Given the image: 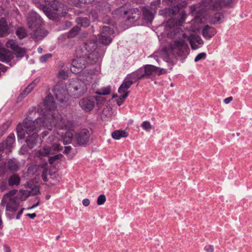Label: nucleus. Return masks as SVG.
I'll return each instance as SVG.
<instances>
[{
  "mask_svg": "<svg viewBox=\"0 0 252 252\" xmlns=\"http://www.w3.org/2000/svg\"><path fill=\"white\" fill-rule=\"evenodd\" d=\"M44 105L47 110L45 117L43 118L44 124L49 130H51L53 127L67 129L72 126V121L68 120L65 116H62L55 111L57 107L54 98L51 95L46 97L44 100Z\"/></svg>",
  "mask_w": 252,
  "mask_h": 252,
  "instance_id": "1",
  "label": "nucleus"
},
{
  "mask_svg": "<svg viewBox=\"0 0 252 252\" xmlns=\"http://www.w3.org/2000/svg\"><path fill=\"white\" fill-rule=\"evenodd\" d=\"M168 36L170 38L179 37V40H176L170 43L168 48H164L162 50L163 54L165 52L169 55H177L179 57H186L189 52V49L188 45L185 42L184 38L186 35L179 28L174 26L171 28L168 33Z\"/></svg>",
  "mask_w": 252,
  "mask_h": 252,
  "instance_id": "2",
  "label": "nucleus"
},
{
  "mask_svg": "<svg viewBox=\"0 0 252 252\" xmlns=\"http://www.w3.org/2000/svg\"><path fill=\"white\" fill-rule=\"evenodd\" d=\"M234 0H201L197 5L190 6V12L192 15L201 14L210 10H220L224 7L228 6Z\"/></svg>",
  "mask_w": 252,
  "mask_h": 252,
  "instance_id": "3",
  "label": "nucleus"
},
{
  "mask_svg": "<svg viewBox=\"0 0 252 252\" xmlns=\"http://www.w3.org/2000/svg\"><path fill=\"white\" fill-rule=\"evenodd\" d=\"M44 119L38 118L32 121L28 118H25L22 124H19L16 127V131L18 139H23L25 137V133L29 135L32 134H37L40 130L39 124L43 123V126H46L44 124Z\"/></svg>",
  "mask_w": 252,
  "mask_h": 252,
  "instance_id": "4",
  "label": "nucleus"
},
{
  "mask_svg": "<svg viewBox=\"0 0 252 252\" xmlns=\"http://www.w3.org/2000/svg\"><path fill=\"white\" fill-rule=\"evenodd\" d=\"M44 1L46 5L40 3L37 6L43 11L49 19L56 21L59 16L64 15V14L58 12V1L57 0H44Z\"/></svg>",
  "mask_w": 252,
  "mask_h": 252,
  "instance_id": "5",
  "label": "nucleus"
},
{
  "mask_svg": "<svg viewBox=\"0 0 252 252\" xmlns=\"http://www.w3.org/2000/svg\"><path fill=\"white\" fill-rule=\"evenodd\" d=\"M72 123H73L72 122ZM74 125L73 123L72 126L69 128L65 129L67 130L64 134L63 133L60 134L57 131H54L53 134L50 135L48 138L49 142L52 143L56 140H63L64 145L70 144L73 136V130L71 129Z\"/></svg>",
  "mask_w": 252,
  "mask_h": 252,
  "instance_id": "6",
  "label": "nucleus"
},
{
  "mask_svg": "<svg viewBox=\"0 0 252 252\" xmlns=\"http://www.w3.org/2000/svg\"><path fill=\"white\" fill-rule=\"evenodd\" d=\"M69 90L72 95H73L75 97H79L86 93L87 87L83 81L76 79L73 80L69 84Z\"/></svg>",
  "mask_w": 252,
  "mask_h": 252,
  "instance_id": "7",
  "label": "nucleus"
},
{
  "mask_svg": "<svg viewBox=\"0 0 252 252\" xmlns=\"http://www.w3.org/2000/svg\"><path fill=\"white\" fill-rule=\"evenodd\" d=\"M87 63L84 56H77L72 61L70 66V70L73 73H78L86 67Z\"/></svg>",
  "mask_w": 252,
  "mask_h": 252,
  "instance_id": "8",
  "label": "nucleus"
},
{
  "mask_svg": "<svg viewBox=\"0 0 252 252\" xmlns=\"http://www.w3.org/2000/svg\"><path fill=\"white\" fill-rule=\"evenodd\" d=\"M53 92L56 98L59 101L65 102L68 101L69 98L68 91L64 86L61 85H57L55 87Z\"/></svg>",
  "mask_w": 252,
  "mask_h": 252,
  "instance_id": "9",
  "label": "nucleus"
},
{
  "mask_svg": "<svg viewBox=\"0 0 252 252\" xmlns=\"http://www.w3.org/2000/svg\"><path fill=\"white\" fill-rule=\"evenodd\" d=\"M27 22L30 29H32L43 24L41 17L35 11L30 12L27 17Z\"/></svg>",
  "mask_w": 252,
  "mask_h": 252,
  "instance_id": "10",
  "label": "nucleus"
},
{
  "mask_svg": "<svg viewBox=\"0 0 252 252\" xmlns=\"http://www.w3.org/2000/svg\"><path fill=\"white\" fill-rule=\"evenodd\" d=\"M114 33V30L109 27H104L102 29L101 33L99 36V41L104 45H108L111 43L112 37Z\"/></svg>",
  "mask_w": 252,
  "mask_h": 252,
  "instance_id": "11",
  "label": "nucleus"
},
{
  "mask_svg": "<svg viewBox=\"0 0 252 252\" xmlns=\"http://www.w3.org/2000/svg\"><path fill=\"white\" fill-rule=\"evenodd\" d=\"M143 69L145 77H149L153 74L160 75L166 73L164 69L151 64L145 65Z\"/></svg>",
  "mask_w": 252,
  "mask_h": 252,
  "instance_id": "12",
  "label": "nucleus"
},
{
  "mask_svg": "<svg viewBox=\"0 0 252 252\" xmlns=\"http://www.w3.org/2000/svg\"><path fill=\"white\" fill-rule=\"evenodd\" d=\"M90 133L87 129H83L76 134L75 138L77 144L80 146L86 145L90 139Z\"/></svg>",
  "mask_w": 252,
  "mask_h": 252,
  "instance_id": "13",
  "label": "nucleus"
},
{
  "mask_svg": "<svg viewBox=\"0 0 252 252\" xmlns=\"http://www.w3.org/2000/svg\"><path fill=\"white\" fill-rule=\"evenodd\" d=\"M79 106L85 112L91 111L94 107V101L90 97L83 98L79 102Z\"/></svg>",
  "mask_w": 252,
  "mask_h": 252,
  "instance_id": "14",
  "label": "nucleus"
},
{
  "mask_svg": "<svg viewBox=\"0 0 252 252\" xmlns=\"http://www.w3.org/2000/svg\"><path fill=\"white\" fill-rule=\"evenodd\" d=\"M133 83L134 81L132 80H127L124 81L118 89V92L119 94H121V98H126L127 97L129 93V91H127V90Z\"/></svg>",
  "mask_w": 252,
  "mask_h": 252,
  "instance_id": "15",
  "label": "nucleus"
},
{
  "mask_svg": "<svg viewBox=\"0 0 252 252\" xmlns=\"http://www.w3.org/2000/svg\"><path fill=\"white\" fill-rule=\"evenodd\" d=\"M86 63L88 64H95L100 59V56L96 50H94L88 54L87 56H84Z\"/></svg>",
  "mask_w": 252,
  "mask_h": 252,
  "instance_id": "16",
  "label": "nucleus"
},
{
  "mask_svg": "<svg viewBox=\"0 0 252 252\" xmlns=\"http://www.w3.org/2000/svg\"><path fill=\"white\" fill-rule=\"evenodd\" d=\"M189 40L191 47L193 50H196L198 49L204 44V42L201 37L198 35L192 36L189 37Z\"/></svg>",
  "mask_w": 252,
  "mask_h": 252,
  "instance_id": "17",
  "label": "nucleus"
},
{
  "mask_svg": "<svg viewBox=\"0 0 252 252\" xmlns=\"http://www.w3.org/2000/svg\"><path fill=\"white\" fill-rule=\"evenodd\" d=\"M48 34V32L41 28H37L31 33L32 37L35 41L41 40Z\"/></svg>",
  "mask_w": 252,
  "mask_h": 252,
  "instance_id": "18",
  "label": "nucleus"
},
{
  "mask_svg": "<svg viewBox=\"0 0 252 252\" xmlns=\"http://www.w3.org/2000/svg\"><path fill=\"white\" fill-rule=\"evenodd\" d=\"M202 32L204 38L209 39L216 34L217 31L214 27L206 25L203 28Z\"/></svg>",
  "mask_w": 252,
  "mask_h": 252,
  "instance_id": "19",
  "label": "nucleus"
},
{
  "mask_svg": "<svg viewBox=\"0 0 252 252\" xmlns=\"http://www.w3.org/2000/svg\"><path fill=\"white\" fill-rule=\"evenodd\" d=\"M12 59L11 52L4 48L0 49V61L3 63H8Z\"/></svg>",
  "mask_w": 252,
  "mask_h": 252,
  "instance_id": "20",
  "label": "nucleus"
},
{
  "mask_svg": "<svg viewBox=\"0 0 252 252\" xmlns=\"http://www.w3.org/2000/svg\"><path fill=\"white\" fill-rule=\"evenodd\" d=\"M38 82V79H34L24 89L23 92L20 94L19 97L23 98L27 96L29 94L32 92L33 89L36 86Z\"/></svg>",
  "mask_w": 252,
  "mask_h": 252,
  "instance_id": "21",
  "label": "nucleus"
},
{
  "mask_svg": "<svg viewBox=\"0 0 252 252\" xmlns=\"http://www.w3.org/2000/svg\"><path fill=\"white\" fill-rule=\"evenodd\" d=\"M19 192L22 195L20 198L22 200H25L30 196L39 193L40 191L38 188H36L35 189H33L32 190L20 189Z\"/></svg>",
  "mask_w": 252,
  "mask_h": 252,
  "instance_id": "22",
  "label": "nucleus"
},
{
  "mask_svg": "<svg viewBox=\"0 0 252 252\" xmlns=\"http://www.w3.org/2000/svg\"><path fill=\"white\" fill-rule=\"evenodd\" d=\"M38 137V134H32L27 137L26 143L29 149H32L35 146Z\"/></svg>",
  "mask_w": 252,
  "mask_h": 252,
  "instance_id": "23",
  "label": "nucleus"
},
{
  "mask_svg": "<svg viewBox=\"0 0 252 252\" xmlns=\"http://www.w3.org/2000/svg\"><path fill=\"white\" fill-rule=\"evenodd\" d=\"M19 203L14 198H10L7 204L6 210L9 212H15L18 208Z\"/></svg>",
  "mask_w": 252,
  "mask_h": 252,
  "instance_id": "24",
  "label": "nucleus"
},
{
  "mask_svg": "<svg viewBox=\"0 0 252 252\" xmlns=\"http://www.w3.org/2000/svg\"><path fill=\"white\" fill-rule=\"evenodd\" d=\"M8 27L4 18L0 19V36H4L8 34Z\"/></svg>",
  "mask_w": 252,
  "mask_h": 252,
  "instance_id": "25",
  "label": "nucleus"
},
{
  "mask_svg": "<svg viewBox=\"0 0 252 252\" xmlns=\"http://www.w3.org/2000/svg\"><path fill=\"white\" fill-rule=\"evenodd\" d=\"M50 152L51 148L45 146L35 152V157L38 158L47 157L50 154Z\"/></svg>",
  "mask_w": 252,
  "mask_h": 252,
  "instance_id": "26",
  "label": "nucleus"
},
{
  "mask_svg": "<svg viewBox=\"0 0 252 252\" xmlns=\"http://www.w3.org/2000/svg\"><path fill=\"white\" fill-rule=\"evenodd\" d=\"M20 180V176L17 174H14L9 178L8 184L9 186H17L19 185Z\"/></svg>",
  "mask_w": 252,
  "mask_h": 252,
  "instance_id": "27",
  "label": "nucleus"
},
{
  "mask_svg": "<svg viewBox=\"0 0 252 252\" xmlns=\"http://www.w3.org/2000/svg\"><path fill=\"white\" fill-rule=\"evenodd\" d=\"M142 12L144 19L148 22H152L154 18V16L151 11L148 8L144 7L142 8Z\"/></svg>",
  "mask_w": 252,
  "mask_h": 252,
  "instance_id": "28",
  "label": "nucleus"
},
{
  "mask_svg": "<svg viewBox=\"0 0 252 252\" xmlns=\"http://www.w3.org/2000/svg\"><path fill=\"white\" fill-rule=\"evenodd\" d=\"M128 136L127 133L125 130H117L112 133V137L116 140H119L122 137H126Z\"/></svg>",
  "mask_w": 252,
  "mask_h": 252,
  "instance_id": "29",
  "label": "nucleus"
},
{
  "mask_svg": "<svg viewBox=\"0 0 252 252\" xmlns=\"http://www.w3.org/2000/svg\"><path fill=\"white\" fill-rule=\"evenodd\" d=\"M223 18V15L221 12H217L214 15L210 17L209 19V23L212 24H216L220 23V20Z\"/></svg>",
  "mask_w": 252,
  "mask_h": 252,
  "instance_id": "30",
  "label": "nucleus"
},
{
  "mask_svg": "<svg viewBox=\"0 0 252 252\" xmlns=\"http://www.w3.org/2000/svg\"><path fill=\"white\" fill-rule=\"evenodd\" d=\"M7 166L11 171L16 172L19 170L18 163L14 159H9L7 163Z\"/></svg>",
  "mask_w": 252,
  "mask_h": 252,
  "instance_id": "31",
  "label": "nucleus"
},
{
  "mask_svg": "<svg viewBox=\"0 0 252 252\" xmlns=\"http://www.w3.org/2000/svg\"><path fill=\"white\" fill-rule=\"evenodd\" d=\"M76 22L78 25L83 27H87L90 25V21L86 17H78Z\"/></svg>",
  "mask_w": 252,
  "mask_h": 252,
  "instance_id": "32",
  "label": "nucleus"
},
{
  "mask_svg": "<svg viewBox=\"0 0 252 252\" xmlns=\"http://www.w3.org/2000/svg\"><path fill=\"white\" fill-rule=\"evenodd\" d=\"M26 53V49L19 46L14 51V54L17 58H22L24 57Z\"/></svg>",
  "mask_w": 252,
  "mask_h": 252,
  "instance_id": "33",
  "label": "nucleus"
},
{
  "mask_svg": "<svg viewBox=\"0 0 252 252\" xmlns=\"http://www.w3.org/2000/svg\"><path fill=\"white\" fill-rule=\"evenodd\" d=\"M16 34L20 39H23L27 36L26 30L22 27H19L17 29Z\"/></svg>",
  "mask_w": 252,
  "mask_h": 252,
  "instance_id": "34",
  "label": "nucleus"
},
{
  "mask_svg": "<svg viewBox=\"0 0 252 252\" xmlns=\"http://www.w3.org/2000/svg\"><path fill=\"white\" fill-rule=\"evenodd\" d=\"M15 142V135L14 133H11L5 140V145L8 147H12Z\"/></svg>",
  "mask_w": 252,
  "mask_h": 252,
  "instance_id": "35",
  "label": "nucleus"
},
{
  "mask_svg": "<svg viewBox=\"0 0 252 252\" xmlns=\"http://www.w3.org/2000/svg\"><path fill=\"white\" fill-rule=\"evenodd\" d=\"M111 92V87L110 86L102 88L98 90L96 92V94L99 95H108Z\"/></svg>",
  "mask_w": 252,
  "mask_h": 252,
  "instance_id": "36",
  "label": "nucleus"
},
{
  "mask_svg": "<svg viewBox=\"0 0 252 252\" xmlns=\"http://www.w3.org/2000/svg\"><path fill=\"white\" fill-rule=\"evenodd\" d=\"M7 48H10L14 51L19 47L15 40L13 39L8 40L5 44Z\"/></svg>",
  "mask_w": 252,
  "mask_h": 252,
  "instance_id": "37",
  "label": "nucleus"
},
{
  "mask_svg": "<svg viewBox=\"0 0 252 252\" xmlns=\"http://www.w3.org/2000/svg\"><path fill=\"white\" fill-rule=\"evenodd\" d=\"M47 164V163H45L44 164H42L40 166L41 168L43 169L41 176H42V179L45 182L47 181L48 169L46 167Z\"/></svg>",
  "mask_w": 252,
  "mask_h": 252,
  "instance_id": "38",
  "label": "nucleus"
},
{
  "mask_svg": "<svg viewBox=\"0 0 252 252\" xmlns=\"http://www.w3.org/2000/svg\"><path fill=\"white\" fill-rule=\"evenodd\" d=\"M10 125V123L6 122L0 127V137L2 136L6 131Z\"/></svg>",
  "mask_w": 252,
  "mask_h": 252,
  "instance_id": "39",
  "label": "nucleus"
},
{
  "mask_svg": "<svg viewBox=\"0 0 252 252\" xmlns=\"http://www.w3.org/2000/svg\"><path fill=\"white\" fill-rule=\"evenodd\" d=\"M80 30V28L78 27H73L68 33V36L69 37H73L76 36Z\"/></svg>",
  "mask_w": 252,
  "mask_h": 252,
  "instance_id": "40",
  "label": "nucleus"
},
{
  "mask_svg": "<svg viewBox=\"0 0 252 252\" xmlns=\"http://www.w3.org/2000/svg\"><path fill=\"white\" fill-rule=\"evenodd\" d=\"M141 126L143 129L147 131H149L153 128V126L147 121H144L141 125Z\"/></svg>",
  "mask_w": 252,
  "mask_h": 252,
  "instance_id": "41",
  "label": "nucleus"
},
{
  "mask_svg": "<svg viewBox=\"0 0 252 252\" xmlns=\"http://www.w3.org/2000/svg\"><path fill=\"white\" fill-rule=\"evenodd\" d=\"M135 74H136V77L139 79L145 77L144 72V69L142 68H140L137 70L135 71Z\"/></svg>",
  "mask_w": 252,
  "mask_h": 252,
  "instance_id": "42",
  "label": "nucleus"
},
{
  "mask_svg": "<svg viewBox=\"0 0 252 252\" xmlns=\"http://www.w3.org/2000/svg\"><path fill=\"white\" fill-rule=\"evenodd\" d=\"M106 201V197L104 194L100 195L97 199V204L98 205H103Z\"/></svg>",
  "mask_w": 252,
  "mask_h": 252,
  "instance_id": "43",
  "label": "nucleus"
},
{
  "mask_svg": "<svg viewBox=\"0 0 252 252\" xmlns=\"http://www.w3.org/2000/svg\"><path fill=\"white\" fill-rule=\"evenodd\" d=\"M52 55L51 53H48L42 55L39 58V61L42 63H45L47 62V60L50 58H51Z\"/></svg>",
  "mask_w": 252,
  "mask_h": 252,
  "instance_id": "44",
  "label": "nucleus"
},
{
  "mask_svg": "<svg viewBox=\"0 0 252 252\" xmlns=\"http://www.w3.org/2000/svg\"><path fill=\"white\" fill-rule=\"evenodd\" d=\"M206 58V54L202 52L198 54L194 59V62H197L201 60L205 59Z\"/></svg>",
  "mask_w": 252,
  "mask_h": 252,
  "instance_id": "45",
  "label": "nucleus"
},
{
  "mask_svg": "<svg viewBox=\"0 0 252 252\" xmlns=\"http://www.w3.org/2000/svg\"><path fill=\"white\" fill-rule=\"evenodd\" d=\"M136 74H135V72L128 74L126 76V79H128V80H132L134 81V82L137 81L139 79L136 78Z\"/></svg>",
  "mask_w": 252,
  "mask_h": 252,
  "instance_id": "46",
  "label": "nucleus"
},
{
  "mask_svg": "<svg viewBox=\"0 0 252 252\" xmlns=\"http://www.w3.org/2000/svg\"><path fill=\"white\" fill-rule=\"evenodd\" d=\"M136 74H135V72L128 74L126 76V79H128V80H132L134 81V82L137 81L139 79L136 78Z\"/></svg>",
  "mask_w": 252,
  "mask_h": 252,
  "instance_id": "47",
  "label": "nucleus"
},
{
  "mask_svg": "<svg viewBox=\"0 0 252 252\" xmlns=\"http://www.w3.org/2000/svg\"><path fill=\"white\" fill-rule=\"evenodd\" d=\"M51 148L54 151H61L63 149L62 146L60 144L55 143L52 145Z\"/></svg>",
  "mask_w": 252,
  "mask_h": 252,
  "instance_id": "48",
  "label": "nucleus"
},
{
  "mask_svg": "<svg viewBox=\"0 0 252 252\" xmlns=\"http://www.w3.org/2000/svg\"><path fill=\"white\" fill-rule=\"evenodd\" d=\"M204 250L206 252H214V248L213 245H210L204 247Z\"/></svg>",
  "mask_w": 252,
  "mask_h": 252,
  "instance_id": "49",
  "label": "nucleus"
},
{
  "mask_svg": "<svg viewBox=\"0 0 252 252\" xmlns=\"http://www.w3.org/2000/svg\"><path fill=\"white\" fill-rule=\"evenodd\" d=\"M59 157H60V155H55L54 156L50 157L49 158V163L52 164L55 160H56V159L59 158Z\"/></svg>",
  "mask_w": 252,
  "mask_h": 252,
  "instance_id": "50",
  "label": "nucleus"
},
{
  "mask_svg": "<svg viewBox=\"0 0 252 252\" xmlns=\"http://www.w3.org/2000/svg\"><path fill=\"white\" fill-rule=\"evenodd\" d=\"M90 202L89 199L85 198L82 201V204L85 207L88 206L90 205Z\"/></svg>",
  "mask_w": 252,
  "mask_h": 252,
  "instance_id": "51",
  "label": "nucleus"
},
{
  "mask_svg": "<svg viewBox=\"0 0 252 252\" xmlns=\"http://www.w3.org/2000/svg\"><path fill=\"white\" fill-rule=\"evenodd\" d=\"M71 149H72V147L70 146H67L64 147V154H69Z\"/></svg>",
  "mask_w": 252,
  "mask_h": 252,
  "instance_id": "52",
  "label": "nucleus"
},
{
  "mask_svg": "<svg viewBox=\"0 0 252 252\" xmlns=\"http://www.w3.org/2000/svg\"><path fill=\"white\" fill-rule=\"evenodd\" d=\"M7 67L2 64L0 63V70L3 72H5L7 71Z\"/></svg>",
  "mask_w": 252,
  "mask_h": 252,
  "instance_id": "53",
  "label": "nucleus"
},
{
  "mask_svg": "<svg viewBox=\"0 0 252 252\" xmlns=\"http://www.w3.org/2000/svg\"><path fill=\"white\" fill-rule=\"evenodd\" d=\"M232 99H233V97L232 96H229V97L226 98L224 99V102L225 104H228L232 101Z\"/></svg>",
  "mask_w": 252,
  "mask_h": 252,
  "instance_id": "54",
  "label": "nucleus"
},
{
  "mask_svg": "<svg viewBox=\"0 0 252 252\" xmlns=\"http://www.w3.org/2000/svg\"><path fill=\"white\" fill-rule=\"evenodd\" d=\"M24 208H22L18 213L17 216H16V219L17 220H19L20 219V216L22 214L23 212V210H24Z\"/></svg>",
  "mask_w": 252,
  "mask_h": 252,
  "instance_id": "55",
  "label": "nucleus"
},
{
  "mask_svg": "<svg viewBox=\"0 0 252 252\" xmlns=\"http://www.w3.org/2000/svg\"><path fill=\"white\" fill-rule=\"evenodd\" d=\"M27 216L29 217L31 219H33L36 216V215L35 213H33L32 214H27Z\"/></svg>",
  "mask_w": 252,
  "mask_h": 252,
  "instance_id": "56",
  "label": "nucleus"
},
{
  "mask_svg": "<svg viewBox=\"0 0 252 252\" xmlns=\"http://www.w3.org/2000/svg\"><path fill=\"white\" fill-rule=\"evenodd\" d=\"M59 75L62 77L63 78H64V76H65V72L63 70H61L59 73Z\"/></svg>",
  "mask_w": 252,
  "mask_h": 252,
  "instance_id": "57",
  "label": "nucleus"
},
{
  "mask_svg": "<svg viewBox=\"0 0 252 252\" xmlns=\"http://www.w3.org/2000/svg\"><path fill=\"white\" fill-rule=\"evenodd\" d=\"M39 201L38 200V202L36 204H33L31 207H29L28 209H34V208H36V207H37L39 205Z\"/></svg>",
  "mask_w": 252,
  "mask_h": 252,
  "instance_id": "58",
  "label": "nucleus"
},
{
  "mask_svg": "<svg viewBox=\"0 0 252 252\" xmlns=\"http://www.w3.org/2000/svg\"><path fill=\"white\" fill-rule=\"evenodd\" d=\"M186 17V13L185 11H183L181 13V19L182 21H184Z\"/></svg>",
  "mask_w": 252,
  "mask_h": 252,
  "instance_id": "59",
  "label": "nucleus"
},
{
  "mask_svg": "<svg viewBox=\"0 0 252 252\" xmlns=\"http://www.w3.org/2000/svg\"><path fill=\"white\" fill-rule=\"evenodd\" d=\"M123 98H121V96H120V99L117 101V103L118 106H121L123 103V101L122 100Z\"/></svg>",
  "mask_w": 252,
  "mask_h": 252,
  "instance_id": "60",
  "label": "nucleus"
},
{
  "mask_svg": "<svg viewBox=\"0 0 252 252\" xmlns=\"http://www.w3.org/2000/svg\"><path fill=\"white\" fill-rule=\"evenodd\" d=\"M49 134V132L47 130L44 131L42 133V137L44 138L45 136H46Z\"/></svg>",
  "mask_w": 252,
  "mask_h": 252,
  "instance_id": "61",
  "label": "nucleus"
},
{
  "mask_svg": "<svg viewBox=\"0 0 252 252\" xmlns=\"http://www.w3.org/2000/svg\"><path fill=\"white\" fill-rule=\"evenodd\" d=\"M4 250L5 252H11V250L10 248L7 246L4 247Z\"/></svg>",
  "mask_w": 252,
  "mask_h": 252,
  "instance_id": "62",
  "label": "nucleus"
},
{
  "mask_svg": "<svg viewBox=\"0 0 252 252\" xmlns=\"http://www.w3.org/2000/svg\"><path fill=\"white\" fill-rule=\"evenodd\" d=\"M37 51L39 54H41L42 52V49L41 47H39L37 49Z\"/></svg>",
  "mask_w": 252,
  "mask_h": 252,
  "instance_id": "63",
  "label": "nucleus"
},
{
  "mask_svg": "<svg viewBox=\"0 0 252 252\" xmlns=\"http://www.w3.org/2000/svg\"><path fill=\"white\" fill-rule=\"evenodd\" d=\"M51 197V196L50 195H46L45 196V198L47 199V200H48Z\"/></svg>",
  "mask_w": 252,
  "mask_h": 252,
  "instance_id": "64",
  "label": "nucleus"
}]
</instances>
